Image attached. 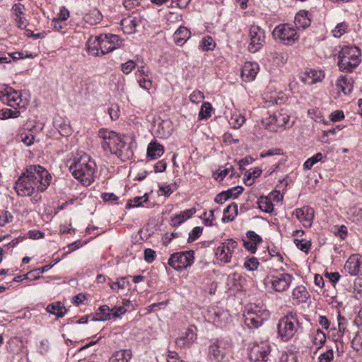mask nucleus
<instances>
[{"label":"nucleus","instance_id":"nucleus-54","mask_svg":"<svg viewBox=\"0 0 362 362\" xmlns=\"http://www.w3.org/2000/svg\"><path fill=\"white\" fill-rule=\"evenodd\" d=\"M259 265V262L257 258L255 257H251L246 260L244 263L245 267L250 270L253 271L257 268Z\"/></svg>","mask_w":362,"mask_h":362},{"label":"nucleus","instance_id":"nucleus-36","mask_svg":"<svg viewBox=\"0 0 362 362\" xmlns=\"http://www.w3.org/2000/svg\"><path fill=\"white\" fill-rule=\"evenodd\" d=\"M215 42L211 36H206L200 42L199 47L203 51L213 50L215 47Z\"/></svg>","mask_w":362,"mask_h":362},{"label":"nucleus","instance_id":"nucleus-63","mask_svg":"<svg viewBox=\"0 0 362 362\" xmlns=\"http://www.w3.org/2000/svg\"><path fill=\"white\" fill-rule=\"evenodd\" d=\"M123 5L127 10L131 11L139 5L138 0H124Z\"/></svg>","mask_w":362,"mask_h":362},{"label":"nucleus","instance_id":"nucleus-16","mask_svg":"<svg viewBox=\"0 0 362 362\" xmlns=\"http://www.w3.org/2000/svg\"><path fill=\"white\" fill-rule=\"evenodd\" d=\"M305 227H310L314 218V209L308 206L296 209L293 213Z\"/></svg>","mask_w":362,"mask_h":362},{"label":"nucleus","instance_id":"nucleus-10","mask_svg":"<svg viewBox=\"0 0 362 362\" xmlns=\"http://www.w3.org/2000/svg\"><path fill=\"white\" fill-rule=\"evenodd\" d=\"M194 254L193 250L175 252L170 255L168 263L173 269L181 271L193 264Z\"/></svg>","mask_w":362,"mask_h":362},{"label":"nucleus","instance_id":"nucleus-18","mask_svg":"<svg viewBox=\"0 0 362 362\" xmlns=\"http://www.w3.org/2000/svg\"><path fill=\"white\" fill-rule=\"evenodd\" d=\"M324 78L325 73L322 69H305L300 76L301 81L309 85L320 82Z\"/></svg>","mask_w":362,"mask_h":362},{"label":"nucleus","instance_id":"nucleus-26","mask_svg":"<svg viewBox=\"0 0 362 362\" xmlns=\"http://www.w3.org/2000/svg\"><path fill=\"white\" fill-rule=\"evenodd\" d=\"M292 296L298 303H303L306 301L308 293L305 286H298L293 289Z\"/></svg>","mask_w":362,"mask_h":362},{"label":"nucleus","instance_id":"nucleus-53","mask_svg":"<svg viewBox=\"0 0 362 362\" xmlns=\"http://www.w3.org/2000/svg\"><path fill=\"white\" fill-rule=\"evenodd\" d=\"M204 99V93L200 90H194L189 95V100L193 103H199Z\"/></svg>","mask_w":362,"mask_h":362},{"label":"nucleus","instance_id":"nucleus-3","mask_svg":"<svg viewBox=\"0 0 362 362\" xmlns=\"http://www.w3.org/2000/svg\"><path fill=\"white\" fill-rule=\"evenodd\" d=\"M122 40L117 35L101 34L90 37L87 42L88 52L95 56L105 54L119 48Z\"/></svg>","mask_w":362,"mask_h":362},{"label":"nucleus","instance_id":"nucleus-19","mask_svg":"<svg viewBox=\"0 0 362 362\" xmlns=\"http://www.w3.org/2000/svg\"><path fill=\"white\" fill-rule=\"evenodd\" d=\"M354 83L352 77L348 75H341L338 78L336 86L339 91H341L344 95H348L353 90ZM338 96H341L340 92H339Z\"/></svg>","mask_w":362,"mask_h":362},{"label":"nucleus","instance_id":"nucleus-60","mask_svg":"<svg viewBox=\"0 0 362 362\" xmlns=\"http://www.w3.org/2000/svg\"><path fill=\"white\" fill-rule=\"evenodd\" d=\"M69 10L67 8H66L64 6H62L60 8V11H59V13L57 14V17L54 18L66 22V21L69 18Z\"/></svg>","mask_w":362,"mask_h":362},{"label":"nucleus","instance_id":"nucleus-31","mask_svg":"<svg viewBox=\"0 0 362 362\" xmlns=\"http://www.w3.org/2000/svg\"><path fill=\"white\" fill-rule=\"evenodd\" d=\"M46 310L48 313L54 314L58 317H62L66 312L65 308L59 302L48 305Z\"/></svg>","mask_w":362,"mask_h":362},{"label":"nucleus","instance_id":"nucleus-37","mask_svg":"<svg viewBox=\"0 0 362 362\" xmlns=\"http://www.w3.org/2000/svg\"><path fill=\"white\" fill-rule=\"evenodd\" d=\"M231 171L230 177H233L234 175V168L233 167L226 168H219L216 172H215L213 175V177L215 180L221 182L224 177Z\"/></svg>","mask_w":362,"mask_h":362},{"label":"nucleus","instance_id":"nucleus-33","mask_svg":"<svg viewBox=\"0 0 362 362\" xmlns=\"http://www.w3.org/2000/svg\"><path fill=\"white\" fill-rule=\"evenodd\" d=\"M288 58L287 53L284 52H275L272 54V62L273 65L276 66H283L286 63Z\"/></svg>","mask_w":362,"mask_h":362},{"label":"nucleus","instance_id":"nucleus-25","mask_svg":"<svg viewBox=\"0 0 362 362\" xmlns=\"http://www.w3.org/2000/svg\"><path fill=\"white\" fill-rule=\"evenodd\" d=\"M238 214V205L233 203L228 205L223 211V216L222 218L223 222H230L235 219Z\"/></svg>","mask_w":362,"mask_h":362},{"label":"nucleus","instance_id":"nucleus-27","mask_svg":"<svg viewBox=\"0 0 362 362\" xmlns=\"http://www.w3.org/2000/svg\"><path fill=\"white\" fill-rule=\"evenodd\" d=\"M295 25L298 28L305 29L310 26V21L307 17V13L305 12H299L295 16L294 21Z\"/></svg>","mask_w":362,"mask_h":362},{"label":"nucleus","instance_id":"nucleus-5","mask_svg":"<svg viewBox=\"0 0 362 362\" xmlns=\"http://www.w3.org/2000/svg\"><path fill=\"white\" fill-rule=\"evenodd\" d=\"M298 328L299 322L296 315L289 313L279 322L277 326L279 337L282 341H288L294 337Z\"/></svg>","mask_w":362,"mask_h":362},{"label":"nucleus","instance_id":"nucleus-23","mask_svg":"<svg viewBox=\"0 0 362 362\" xmlns=\"http://www.w3.org/2000/svg\"><path fill=\"white\" fill-rule=\"evenodd\" d=\"M164 153L163 146L156 141H151L147 148V157L151 160L160 158Z\"/></svg>","mask_w":362,"mask_h":362},{"label":"nucleus","instance_id":"nucleus-41","mask_svg":"<svg viewBox=\"0 0 362 362\" xmlns=\"http://www.w3.org/2000/svg\"><path fill=\"white\" fill-rule=\"evenodd\" d=\"M212 106L209 103H204L201 107L199 117L201 119H207L211 117Z\"/></svg>","mask_w":362,"mask_h":362},{"label":"nucleus","instance_id":"nucleus-35","mask_svg":"<svg viewBox=\"0 0 362 362\" xmlns=\"http://www.w3.org/2000/svg\"><path fill=\"white\" fill-rule=\"evenodd\" d=\"M245 122V117L238 112H234L229 120L234 129H239Z\"/></svg>","mask_w":362,"mask_h":362},{"label":"nucleus","instance_id":"nucleus-28","mask_svg":"<svg viewBox=\"0 0 362 362\" xmlns=\"http://www.w3.org/2000/svg\"><path fill=\"white\" fill-rule=\"evenodd\" d=\"M196 209L194 208H191L189 209L185 210L181 212L180 214L176 215L175 217L172 218V221L174 225H180L187 219L189 218L194 214H195Z\"/></svg>","mask_w":362,"mask_h":362},{"label":"nucleus","instance_id":"nucleus-52","mask_svg":"<svg viewBox=\"0 0 362 362\" xmlns=\"http://www.w3.org/2000/svg\"><path fill=\"white\" fill-rule=\"evenodd\" d=\"M36 128V125H33L32 127H28V129L30 132L29 134H26L24 137V144L26 146H30L34 144L35 140V136L33 134V129Z\"/></svg>","mask_w":362,"mask_h":362},{"label":"nucleus","instance_id":"nucleus-9","mask_svg":"<svg viewBox=\"0 0 362 362\" xmlns=\"http://www.w3.org/2000/svg\"><path fill=\"white\" fill-rule=\"evenodd\" d=\"M269 312L262 306L251 305L245 314V322L250 328H257L268 320Z\"/></svg>","mask_w":362,"mask_h":362},{"label":"nucleus","instance_id":"nucleus-59","mask_svg":"<svg viewBox=\"0 0 362 362\" xmlns=\"http://www.w3.org/2000/svg\"><path fill=\"white\" fill-rule=\"evenodd\" d=\"M108 113L112 120L118 119L119 116V110L117 105H112L111 107L108 108Z\"/></svg>","mask_w":362,"mask_h":362},{"label":"nucleus","instance_id":"nucleus-20","mask_svg":"<svg viewBox=\"0 0 362 362\" xmlns=\"http://www.w3.org/2000/svg\"><path fill=\"white\" fill-rule=\"evenodd\" d=\"M197 339L196 327L191 326L184 334L178 338L175 341L177 346L180 348H185L191 345Z\"/></svg>","mask_w":362,"mask_h":362},{"label":"nucleus","instance_id":"nucleus-42","mask_svg":"<svg viewBox=\"0 0 362 362\" xmlns=\"http://www.w3.org/2000/svg\"><path fill=\"white\" fill-rule=\"evenodd\" d=\"M12 13L15 16V21L18 23V26L21 28L22 23V17L21 14L23 13L22 11V4H16L12 7Z\"/></svg>","mask_w":362,"mask_h":362},{"label":"nucleus","instance_id":"nucleus-62","mask_svg":"<svg viewBox=\"0 0 362 362\" xmlns=\"http://www.w3.org/2000/svg\"><path fill=\"white\" fill-rule=\"evenodd\" d=\"M156 257V252L150 248H147L144 250V259L151 263L154 261Z\"/></svg>","mask_w":362,"mask_h":362},{"label":"nucleus","instance_id":"nucleus-34","mask_svg":"<svg viewBox=\"0 0 362 362\" xmlns=\"http://www.w3.org/2000/svg\"><path fill=\"white\" fill-rule=\"evenodd\" d=\"M312 341L317 349H320L326 341L325 334L320 329H317L314 334Z\"/></svg>","mask_w":362,"mask_h":362},{"label":"nucleus","instance_id":"nucleus-46","mask_svg":"<svg viewBox=\"0 0 362 362\" xmlns=\"http://www.w3.org/2000/svg\"><path fill=\"white\" fill-rule=\"evenodd\" d=\"M144 68V62L141 59L137 57L136 60H129L122 64V68Z\"/></svg>","mask_w":362,"mask_h":362},{"label":"nucleus","instance_id":"nucleus-4","mask_svg":"<svg viewBox=\"0 0 362 362\" xmlns=\"http://www.w3.org/2000/svg\"><path fill=\"white\" fill-rule=\"evenodd\" d=\"M96 164L90 157L84 153L70 166L73 175L80 180L83 185H89L93 181Z\"/></svg>","mask_w":362,"mask_h":362},{"label":"nucleus","instance_id":"nucleus-44","mask_svg":"<svg viewBox=\"0 0 362 362\" xmlns=\"http://www.w3.org/2000/svg\"><path fill=\"white\" fill-rule=\"evenodd\" d=\"M102 19V15L98 10H93L86 15V21L90 24H96Z\"/></svg>","mask_w":362,"mask_h":362},{"label":"nucleus","instance_id":"nucleus-29","mask_svg":"<svg viewBox=\"0 0 362 362\" xmlns=\"http://www.w3.org/2000/svg\"><path fill=\"white\" fill-rule=\"evenodd\" d=\"M136 76L137 81L141 88L146 90H149L151 88L152 82L150 80L148 76L145 74L144 69L138 70Z\"/></svg>","mask_w":362,"mask_h":362},{"label":"nucleus","instance_id":"nucleus-57","mask_svg":"<svg viewBox=\"0 0 362 362\" xmlns=\"http://www.w3.org/2000/svg\"><path fill=\"white\" fill-rule=\"evenodd\" d=\"M40 276V269H35L24 274V280L38 279Z\"/></svg>","mask_w":362,"mask_h":362},{"label":"nucleus","instance_id":"nucleus-12","mask_svg":"<svg viewBox=\"0 0 362 362\" xmlns=\"http://www.w3.org/2000/svg\"><path fill=\"white\" fill-rule=\"evenodd\" d=\"M270 350V346L267 341L255 343L250 349V360L252 362H267Z\"/></svg>","mask_w":362,"mask_h":362},{"label":"nucleus","instance_id":"nucleus-40","mask_svg":"<svg viewBox=\"0 0 362 362\" xmlns=\"http://www.w3.org/2000/svg\"><path fill=\"white\" fill-rule=\"evenodd\" d=\"M23 58V54L20 52L8 54V56H0V65L2 64L11 63V61Z\"/></svg>","mask_w":362,"mask_h":362},{"label":"nucleus","instance_id":"nucleus-38","mask_svg":"<svg viewBox=\"0 0 362 362\" xmlns=\"http://www.w3.org/2000/svg\"><path fill=\"white\" fill-rule=\"evenodd\" d=\"M290 117L281 112H277L273 116V121L276 124V125L279 127H283L286 125L289 121Z\"/></svg>","mask_w":362,"mask_h":362},{"label":"nucleus","instance_id":"nucleus-2","mask_svg":"<svg viewBox=\"0 0 362 362\" xmlns=\"http://www.w3.org/2000/svg\"><path fill=\"white\" fill-rule=\"evenodd\" d=\"M52 177L39 165H30L24 171V196H31L35 189L44 192L49 185Z\"/></svg>","mask_w":362,"mask_h":362},{"label":"nucleus","instance_id":"nucleus-48","mask_svg":"<svg viewBox=\"0 0 362 362\" xmlns=\"http://www.w3.org/2000/svg\"><path fill=\"white\" fill-rule=\"evenodd\" d=\"M129 284L126 277L118 279L117 281L110 283V286L112 290L124 289Z\"/></svg>","mask_w":362,"mask_h":362},{"label":"nucleus","instance_id":"nucleus-49","mask_svg":"<svg viewBox=\"0 0 362 362\" xmlns=\"http://www.w3.org/2000/svg\"><path fill=\"white\" fill-rule=\"evenodd\" d=\"M354 349L357 352H362V332H358L351 341Z\"/></svg>","mask_w":362,"mask_h":362},{"label":"nucleus","instance_id":"nucleus-11","mask_svg":"<svg viewBox=\"0 0 362 362\" xmlns=\"http://www.w3.org/2000/svg\"><path fill=\"white\" fill-rule=\"evenodd\" d=\"M248 50L252 53L259 51L265 44V32L258 25H252L249 30Z\"/></svg>","mask_w":362,"mask_h":362},{"label":"nucleus","instance_id":"nucleus-21","mask_svg":"<svg viewBox=\"0 0 362 362\" xmlns=\"http://www.w3.org/2000/svg\"><path fill=\"white\" fill-rule=\"evenodd\" d=\"M226 355V349L219 342H214L209 348V356L214 360L221 362Z\"/></svg>","mask_w":362,"mask_h":362},{"label":"nucleus","instance_id":"nucleus-1","mask_svg":"<svg viewBox=\"0 0 362 362\" xmlns=\"http://www.w3.org/2000/svg\"><path fill=\"white\" fill-rule=\"evenodd\" d=\"M98 136L103 139L102 146L105 151L116 155L123 161L130 158L133 152L130 145H127L125 136H122L113 131L101 129Z\"/></svg>","mask_w":362,"mask_h":362},{"label":"nucleus","instance_id":"nucleus-17","mask_svg":"<svg viewBox=\"0 0 362 362\" xmlns=\"http://www.w3.org/2000/svg\"><path fill=\"white\" fill-rule=\"evenodd\" d=\"M344 269L351 276L362 275V260L358 255H353L346 260Z\"/></svg>","mask_w":362,"mask_h":362},{"label":"nucleus","instance_id":"nucleus-56","mask_svg":"<svg viewBox=\"0 0 362 362\" xmlns=\"http://www.w3.org/2000/svg\"><path fill=\"white\" fill-rule=\"evenodd\" d=\"M52 26L56 30L63 33H64V29L66 28V23L65 21L53 18L52 21Z\"/></svg>","mask_w":362,"mask_h":362},{"label":"nucleus","instance_id":"nucleus-39","mask_svg":"<svg viewBox=\"0 0 362 362\" xmlns=\"http://www.w3.org/2000/svg\"><path fill=\"white\" fill-rule=\"evenodd\" d=\"M259 208L264 212L270 213L274 209V205L271 202L270 200H269L266 197H262L257 202Z\"/></svg>","mask_w":362,"mask_h":362},{"label":"nucleus","instance_id":"nucleus-32","mask_svg":"<svg viewBox=\"0 0 362 362\" xmlns=\"http://www.w3.org/2000/svg\"><path fill=\"white\" fill-rule=\"evenodd\" d=\"M96 317L94 320L105 321L112 318V311L109 306L104 305L99 308V312L95 314Z\"/></svg>","mask_w":362,"mask_h":362},{"label":"nucleus","instance_id":"nucleus-24","mask_svg":"<svg viewBox=\"0 0 362 362\" xmlns=\"http://www.w3.org/2000/svg\"><path fill=\"white\" fill-rule=\"evenodd\" d=\"M132 357L130 349H121L115 351L109 359V362H129Z\"/></svg>","mask_w":362,"mask_h":362},{"label":"nucleus","instance_id":"nucleus-50","mask_svg":"<svg viewBox=\"0 0 362 362\" xmlns=\"http://www.w3.org/2000/svg\"><path fill=\"white\" fill-rule=\"evenodd\" d=\"M262 173V170L259 168H255L252 170V172L249 171L247 173V174H245V176L247 177V178L245 179V182L247 184V185H252V182H250L251 180V178L252 177H258L260 176Z\"/></svg>","mask_w":362,"mask_h":362},{"label":"nucleus","instance_id":"nucleus-43","mask_svg":"<svg viewBox=\"0 0 362 362\" xmlns=\"http://www.w3.org/2000/svg\"><path fill=\"white\" fill-rule=\"evenodd\" d=\"M347 28L348 25L345 22L338 23L332 30V35L334 37L339 38L346 32Z\"/></svg>","mask_w":362,"mask_h":362},{"label":"nucleus","instance_id":"nucleus-58","mask_svg":"<svg viewBox=\"0 0 362 362\" xmlns=\"http://www.w3.org/2000/svg\"><path fill=\"white\" fill-rule=\"evenodd\" d=\"M243 191V187L240 186H238L230 189L227 191H225L226 194L229 196V198H236L239 194H240Z\"/></svg>","mask_w":362,"mask_h":362},{"label":"nucleus","instance_id":"nucleus-47","mask_svg":"<svg viewBox=\"0 0 362 362\" xmlns=\"http://www.w3.org/2000/svg\"><path fill=\"white\" fill-rule=\"evenodd\" d=\"M294 243L299 250L303 251L305 253H308L310 249V242L305 239H295Z\"/></svg>","mask_w":362,"mask_h":362},{"label":"nucleus","instance_id":"nucleus-61","mask_svg":"<svg viewBox=\"0 0 362 362\" xmlns=\"http://www.w3.org/2000/svg\"><path fill=\"white\" fill-rule=\"evenodd\" d=\"M247 237L250 241L254 243L255 245L259 244L262 242V238L254 231H248L247 233Z\"/></svg>","mask_w":362,"mask_h":362},{"label":"nucleus","instance_id":"nucleus-64","mask_svg":"<svg viewBox=\"0 0 362 362\" xmlns=\"http://www.w3.org/2000/svg\"><path fill=\"white\" fill-rule=\"evenodd\" d=\"M24 35L28 37H33L34 39H39L45 37V33H34L30 29L24 28Z\"/></svg>","mask_w":362,"mask_h":362},{"label":"nucleus","instance_id":"nucleus-15","mask_svg":"<svg viewBox=\"0 0 362 362\" xmlns=\"http://www.w3.org/2000/svg\"><path fill=\"white\" fill-rule=\"evenodd\" d=\"M291 274L283 273L277 276L268 278V283L272 285V288L277 292H283L287 290L293 281Z\"/></svg>","mask_w":362,"mask_h":362},{"label":"nucleus","instance_id":"nucleus-45","mask_svg":"<svg viewBox=\"0 0 362 362\" xmlns=\"http://www.w3.org/2000/svg\"><path fill=\"white\" fill-rule=\"evenodd\" d=\"M148 201L147 194L142 197H136L132 199H129L127 203V207H137L141 205L142 203Z\"/></svg>","mask_w":362,"mask_h":362},{"label":"nucleus","instance_id":"nucleus-30","mask_svg":"<svg viewBox=\"0 0 362 362\" xmlns=\"http://www.w3.org/2000/svg\"><path fill=\"white\" fill-rule=\"evenodd\" d=\"M236 74H239L243 81H252L257 74V69H235Z\"/></svg>","mask_w":362,"mask_h":362},{"label":"nucleus","instance_id":"nucleus-7","mask_svg":"<svg viewBox=\"0 0 362 362\" xmlns=\"http://www.w3.org/2000/svg\"><path fill=\"white\" fill-rule=\"evenodd\" d=\"M273 38L285 45H292L299 39L295 28L288 23L276 25L272 33Z\"/></svg>","mask_w":362,"mask_h":362},{"label":"nucleus","instance_id":"nucleus-51","mask_svg":"<svg viewBox=\"0 0 362 362\" xmlns=\"http://www.w3.org/2000/svg\"><path fill=\"white\" fill-rule=\"evenodd\" d=\"M334 358V352L332 349L321 354L318 358V362H331Z\"/></svg>","mask_w":362,"mask_h":362},{"label":"nucleus","instance_id":"nucleus-22","mask_svg":"<svg viewBox=\"0 0 362 362\" xmlns=\"http://www.w3.org/2000/svg\"><path fill=\"white\" fill-rule=\"evenodd\" d=\"M190 30L185 26H180L175 32L173 35V40L176 45L182 46L187 42V40L190 37Z\"/></svg>","mask_w":362,"mask_h":362},{"label":"nucleus","instance_id":"nucleus-55","mask_svg":"<svg viewBox=\"0 0 362 362\" xmlns=\"http://www.w3.org/2000/svg\"><path fill=\"white\" fill-rule=\"evenodd\" d=\"M203 228L197 226L193 228L191 233L189 234L188 242L191 243L197 239L202 234Z\"/></svg>","mask_w":362,"mask_h":362},{"label":"nucleus","instance_id":"nucleus-14","mask_svg":"<svg viewBox=\"0 0 362 362\" xmlns=\"http://www.w3.org/2000/svg\"><path fill=\"white\" fill-rule=\"evenodd\" d=\"M237 246L238 243L235 240L233 239H227L216 248V258L224 263L230 262L234 250L237 247Z\"/></svg>","mask_w":362,"mask_h":362},{"label":"nucleus","instance_id":"nucleus-13","mask_svg":"<svg viewBox=\"0 0 362 362\" xmlns=\"http://www.w3.org/2000/svg\"><path fill=\"white\" fill-rule=\"evenodd\" d=\"M145 19L137 13L133 12L132 15L121 20L120 25L124 33L132 34L138 30V28L144 25Z\"/></svg>","mask_w":362,"mask_h":362},{"label":"nucleus","instance_id":"nucleus-8","mask_svg":"<svg viewBox=\"0 0 362 362\" xmlns=\"http://www.w3.org/2000/svg\"><path fill=\"white\" fill-rule=\"evenodd\" d=\"M361 50L357 47L346 46L339 53V68H356L361 62Z\"/></svg>","mask_w":362,"mask_h":362},{"label":"nucleus","instance_id":"nucleus-6","mask_svg":"<svg viewBox=\"0 0 362 362\" xmlns=\"http://www.w3.org/2000/svg\"><path fill=\"white\" fill-rule=\"evenodd\" d=\"M0 101L14 108L13 110H11V118L20 116L21 112L17 109L20 107V103L22 102L21 93L14 90L11 87L2 85L0 86Z\"/></svg>","mask_w":362,"mask_h":362}]
</instances>
